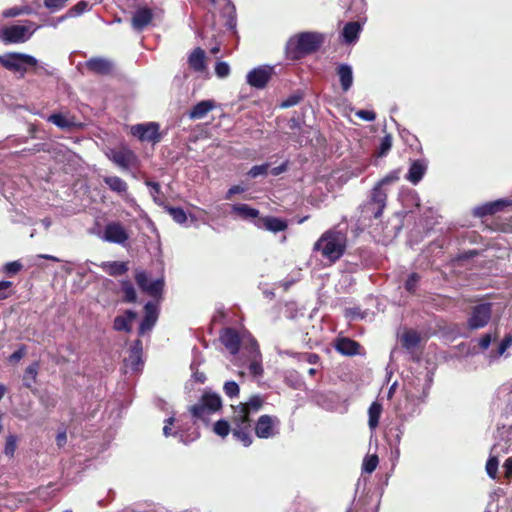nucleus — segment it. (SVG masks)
Wrapping results in <instances>:
<instances>
[{"mask_svg": "<svg viewBox=\"0 0 512 512\" xmlns=\"http://www.w3.org/2000/svg\"><path fill=\"white\" fill-rule=\"evenodd\" d=\"M232 422L235 427L232 429L233 436L241 441L244 446L252 443L251 424L248 418V412L245 406H233Z\"/></svg>", "mask_w": 512, "mask_h": 512, "instance_id": "obj_6", "label": "nucleus"}, {"mask_svg": "<svg viewBox=\"0 0 512 512\" xmlns=\"http://www.w3.org/2000/svg\"><path fill=\"white\" fill-rule=\"evenodd\" d=\"M382 410V404L379 403L378 401H374L370 405L368 409V426L371 431H374L378 427Z\"/></svg>", "mask_w": 512, "mask_h": 512, "instance_id": "obj_31", "label": "nucleus"}, {"mask_svg": "<svg viewBox=\"0 0 512 512\" xmlns=\"http://www.w3.org/2000/svg\"><path fill=\"white\" fill-rule=\"evenodd\" d=\"M273 74V66L262 65L249 71L246 76V81L251 87L263 89L267 86Z\"/></svg>", "mask_w": 512, "mask_h": 512, "instance_id": "obj_10", "label": "nucleus"}, {"mask_svg": "<svg viewBox=\"0 0 512 512\" xmlns=\"http://www.w3.org/2000/svg\"><path fill=\"white\" fill-rule=\"evenodd\" d=\"M188 64L195 72L202 73L206 70L205 51L195 48L188 57Z\"/></svg>", "mask_w": 512, "mask_h": 512, "instance_id": "obj_25", "label": "nucleus"}, {"mask_svg": "<svg viewBox=\"0 0 512 512\" xmlns=\"http://www.w3.org/2000/svg\"><path fill=\"white\" fill-rule=\"evenodd\" d=\"M231 214L243 220H254V222L260 218L259 210L252 208L247 204L233 205L231 208Z\"/></svg>", "mask_w": 512, "mask_h": 512, "instance_id": "obj_24", "label": "nucleus"}, {"mask_svg": "<svg viewBox=\"0 0 512 512\" xmlns=\"http://www.w3.org/2000/svg\"><path fill=\"white\" fill-rule=\"evenodd\" d=\"M356 116L365 121H374L376 119V114L370 110H358L356 112Z\"/></svg>", "mask_w": 512, "mask_h": 512, "instance_id": "obj_59", "label": "nucleus"}, {"mask_svg": "<svg viewBox=\"0 0 512 512\" xmlns=\"http://www.w3.org/2000/svg\"><path fill=\"white\" fill-rule=\"evenodd\" d=\"M285 383L294 389H298L301 387L302 382L298 379L297 375L294 373H289L285 376Z\"/></svg>", "mask_w": 512, "mask_h": 512, "instance_id": "obj_57", "label": "nucleus"}, {"mask_svg": "<svg viewBox=\"0 0 512 512\" xmlns=\"http://www.w3.org/2000/svg\"><path fill=\"white\" fill-rule=\"evenodd\" d=\"M225 8H226V16H227L226 27L230 31V36L235 38L234 47L236 48L238 45V42H239V37H238L237 31H236V16H235L236 9H235V6L229 0H226Z\"/></svg>", "mask_w": 512, "mask_h": 512, "instance_id": "obj_26", "label": "nucleus"}, {"mask_svg": "<svg viewBox=\"0 0 512 512\" xmlns=\"http://www.w3.org/2000/svg\"><path fill=\"white\" fill-rule=\"evenodd\" d=\"M129 236L124 227L117 222L106 225L104 230V240L115 244H124Z\"/></svg>", "mask_w": 512, "mask_h": 512, "instance_id": "obj_18", "label": "nucleus"}, {"mask_svg": "<svg viewBox=\"0 0 512 512\" xmlns=\"http://www.w3.org/2000/svg\"><path fill=\"white\" fill-rule=\"evenodd\" d=\"M10 219L13 223H21L24 225H33L34 220L30 217H28L26 214H24L21 211H13L10 214Z\"/></svg>", "mask_w": 512, "mask_h": 512, "instance_id": "obj_46", "label": "nucleus"}, {"mask_svg": "<svg viewBox=\"0 0 512 512\" xmlns=\"http://www.w3.org/2000/svg\"><path fill=\"white\" fill-rule=\"evenodd\" d=\"M386 201L387 193L382 190L381 186H375L372 190L371 199L367 206L375 219H378L382 216L386 207Z\"/></svg>", "mask_w": 512, "mask_h": 512, "instance_id": "obj_15", "label": "nucleus"}, {"mask_svg": "<svg viewBox=\"0 0 512 512\" xmlns=\"http://www.w3.org/2000/svg\"><path fill=\"white\" fill-rule=\"evenodd\" d=\"M492 316V304L480 303L471 307L467 319V327L470 330H477L485 327Z\"/></svg>", "mask_w": 512, "mask_h": 512, "instance_id": "obj_8", "label": "nucleus"}, {"mask_svg": "<svg viewBox=\"0 0 512 512\" xmlns=\"http://www.w3.org/2000/svg\"><path fill=\"white\" fill-rule=\"evenodd\" d=\"M24 182V179L17 177L14 179L10 176H0V194L12 205L17 201L19 196L18 187Z\"/></svg>", "mask_w": 512, "mask_h": 512, "instance_id": "obj_13", "label": "nucleus"}, {"mask_svg": "<svg viewBox=\"0 0 512 512\" xmlns=\"http://www.w3.org/2000/svg\"><path fill=\"white\" fill-rule=\"evenodd\" d=\"M103 182L109 187V189L118 194L127 192V183L118 176H105Z\"/></svg>", "mask_w": 512, "mask_h": 512, "instance_id": "obj_33", "label": "nucleus"}, {"mask_svg": "<svg viewBox=\"0 0 512 512\" xmlns=\"http://www.w3.org/2000/svg\"><path fill=\"white\" fill-rule=\"evenodd\" d=\"M392 147V137L391 135H385L384 137H382L381 139V142H380V146H379V150L377 152V156L378 157H383L385 156L389 150L391 149Z\"/></svg>", "mask_w": 512, "mask_h": 512, "instance_id": "obj_48", "label": "nucleus"}, {"mask_svg": "<svg viewBox=\"0 0 512 512\" xmlns=\"http://www.w3.org/2000/svg\"><path fill=\"white\" fill-rule=\"evenodd\" d=\"M221 408L220 395L212 391H204L198 403L189 407V412L194 425L209 428L212 424V416Z\"/></svg>", "mask_w": 512, "mask_h": 512, "instance_id": "obj_5", "label": "nucleus"}, {"mask_svg": "<svg viewBox=\"0 0 512 512\" xmlns=\"http://www.w3.org/2000/svg\"><path fill=\"white\" fill-rule=\"evenodd\" d=\"M512 345V335L507 334L500 342L497 348V356H501L505 353V351Z\"/></svg>", "mask_w": 512, "mask_h": 512, "instance_id": "obj_54", "label": "nucleus"}, {"mask_svg": "<svg viewBox=\"0 0 512 512\" xmlns=\"http://www.w3.org/2000/svg\"><path fill=\"white\" fill-rule=\"evenodd\" d=\"M262 404V399L259 396H254L250 399L248 403H240L238 406H245L249 415L250 411H258L261 408Z\"/></svg>", "mask_w": 512, "mask_h": 512, "instance_id": "obj_50", "label": "nucleus"}, {"mask_svg": "<svg viewBox=\"0 0 512 512\" xmlns=\"http://www.w3.org/2000/svg\"><path fill=\"white\" fill-rule=\"evenodd\" d=\"M146 186L150 188V194L153 198V201L164 208V201L160 197L161 194V186L158 182L147 180L145 182Z\"/></svg>", "mask_w": 512, "mask_h": 512, "instance_id": "obj_38", "label": "nucleus"}, {"mask_svg": "<svg viewBox=\"0 0 512 512\" xmlns=\"http://www.w3.org/2000/svg\"><path fill=\"white\" fill-rule=\"evenodd\" d=\"M48 121L61 129H68L72 126V123L61 113L51 114Z\"/></svg>", "mask_w": 512, "mask_h": 512, "instance_id": "obj_42", "label": "nucleus"}, {"mask_svg": "<svg viewBox=\"0 0 512 512\" xmlns=\"http://www.w3.org/2000/svg\"><path fill=\"white\" fill-rule=\"evenodd\" d=\"M39 402L46 410H52L56 407L58 400L54 394L44 391L39 396Z\"/></svg>", "mask_w": 512, "mask_h": 512, "instance_id": "obj_40", "label": "nucleus"}, {"mask_svg": "<svg viewBox=\"0 0 512 512\" xmlns=\"http://www.w3.org/2000/svg\"><path fill=\"white\" fill-rule=\"evenodd\" d=\"M17 442H18V436L15 434H9L6 437L5 447H4V454L9 459H12L15 455V451L17 449Z\"/></svg>", "mask_w": 512, "mask_h": 512, "instance_id": "obj_39", "label": "nucleus"}, {"mask_svg": "<svg viewBox=\"0 0 512 512\" xmlns=\"http://www.w3.org/2000/svg\"><path fill=\"white\" fill-rule=\"evenodd\" d=\"M346 249L347 236L336 229L325 231L313 246V250L320 252L322 258L330 264L336 263L345 254Z\"/></svg>", "mask_w": 512, "mask_h": 512, "instance_id": "obj_4", "label": "nucleus"}, {"mask_svg": "<svg viewBox=\"0 0 512 512\" xmlns=\"http://www.w3.org/2000/svg\"><path fill=\"white\" fill-rule=\"evenodd\" d=\"M124 365L131 372H139L144 366L143 344L140 339L132 342L129 348V355L124 359Z\"/></svg>", "mask_w": 512, "mask_h": 512, "instance_id": "obj_12", "label": "nucleus"}, {"mask_svg": "<svg viewBox=\"0 0 512 512\" xmlns=\"http://www.w3.org/2000/svg\"><path fill=\"white\" fill-rule=\"evenodd\" d=\"M102 267L110 276H121L128 271V265L126 262L121 261H109L104 262Z\"/></svg>", "mask_w": 512, "mask_h": 512, "instance_id": "obj_34", "label": "nucleus"}, {"mask_svg": "<svg viewBox=\"0 0 512 512\" xmlns=\"http://www.w3.org/2000/svg\"><path fill=\"white\" fill-rule=\"evenodd\" d=\"M23 268V264L16 260V261H11V262H7L4 266H3V271L9 275V276H12V275H16L18 272H20Z\"/></svg>", "mask_w": 512, "mask_h": 512, "instance_id": "obj_49", "label": "nucleus"}, {"mask_svg": "<svg viewBox=\"0 0 512 512\" xmlns=\"http://www.w3.org/2000/svg\"><path fill=\"white\" fill-rule=\"evenodd\" d=\"M212 431L218 436L224 438V418H220L213 423Z\"/></svg>", "mask_w": 512, "mask_h": 512, "instance_id": "obj_60", "label": "nucleus"}, {"mask_svg": "<svg viewBox=\"0 0 512 512\" xmlns=\"http://www.w3.org/2000/svg\"><path fill=\"white\" fill-rule=\"evenodd\" d=\"M269 164H261V165H255L251 167V169L248 171V175L251 178H256L258 176H263L268 173Z\"/></svg>", "mask_w": 512, "mask_h": 512, "instance_id": "obj_51", "label": "nucleus"}, {"mask_svg": "<svg viewBox=\"0 0 512 512\" xmlns=\"http://www.w3.org/2000/svg\"><path fill=\"white\" fill-rule=\"evenodd\" d=\"M190 367L193 371L191 380H193L195 384H203L206 380L205 374L196 370V364L194 361L191 363Z\"/></svg>", "mask_w": 512, "mask_h": 512, "instance_id": "obj_56", "label": "nucleus"}, {"mask_svg": "<svg viewBox=\"0 0 512 512\" xmlns=\"http://www.w3.org/2000/svg\"><path fill=\"white\" fill-rule=\"evenodd\" d=\"M153 11L147 6H138L132 14L131 26L137 31H143L153 19Z\"/></svg>", "mask_w": 512, "mask_h": 512, "instance_id": "obj_17", "label": "nucleus"}, {"mask_svg": "<svg viewBox=\"0 0 512 512\" xmlns=\"http://www.w3.org/2000/svg\"><path fill=\"white\" fill-rule=\"evenodd\" d=\"M39 367V362L34 361L25 369L23 374V385L26 388H32L33 384L36 382Z\"/></svg>", "mask_w": 512, "mask_h": 512, "instance_id": "obj_35", "label": "nucleus"}, {"mask_svg": "<svg viewBox=\"0 0 512 512\" xmlns=\"http://www.w3.org/2000/svg\"><path fill=\"white\" fill-rule=\"evenodd\" d=\"M360 31L361 26L358 22H348L347 24H345L342 31L344 41L348 44L355 42L359 37Z\"/></svg>", "mask_w": 512, "mask_h": 512, "instance_id": "obj_32", "label": "nucleus"}, {"mask_svg": "<svg viewBox=\"0 0 512 512\" xmlns=\"http://www.w3.org/2000/svg\"><path fill=\"white\" fill-rule=\"evenodd\" d=\"M91 9V5L88 1L81 0L67 11L68 17H77L83 14L85 11Z\"/></svg>", "mask_w": 512, "mask_h": 512, "instance_id": "obj_41", "label": "nucleus"}, {"mask_svg": "<svg viewBox=\"0 0 512 512\" xmlns=\"http://www.w3.org/2000/svg\"><path fill=\"white\" fill-rule=\"evenodd\" d=\"M26 352H27V347L25 345H21L17 350H15L9 356V362H11V363L19 362L25 356Z\"/></svg>", "mask_w": 512, "mask_h": 512, "instance_id": "obj_55", "label": "nucleus"}, {"mask_svg": "<svg viewBox=\"0 0 512 512\" xmlns=\"http://www.w3.org/2000/svg\"><path fill=\"white\" fill-rule=\"evenodd\" d=\"M121 290L123 292L122 301L125 303H135L137 301V293L133 284L129 280L121 281Z\"/></svg>", "mask_w": 512, "mask_h": 512, "instance_id": "obj_37", "label": "nucleus"}, {"mask_svg": "<svg viewBox=\"0 0 512 512\" xmlns=\"http://www.w3.org/2000/svg\"><path fill=\"white\" fill-rule=\"evenodd\" d=\"M213 108H214V101L202 100L192 107V109L189 112V118L193 119V120L202 119Z\"/></svg>", "mask_w": 512, "mask_h": 512, "instance_id": "obj_28", "label": "nucleus"}, {"mask_svg": "<svg viewBox=\"0 0 512 512\" xmlns=\"http://www.w3.org/2000/svg\"><path fill=\"white\" fill-rule=\"evenodd\" d=\"M130 133L140 142H149L152 144L159 143L163 138L160 132V124L154 121L132 125Z\"/></svg>", "mask_w": 512, "mask_h": 512, "instance_id": "obj_7", "label": "nucleus"}, {"mask_svg": "<svg viewBox=\"0 0 512 512\" xmlns=\"http://www.w3.org/2000/svg\"><path fill=\"white\" fill-rule=\"evenodd\" d=\"M337 75L339 76L342 90L344 92L348 91L353 84L352 68L347 64H340L337 67Z\"/></svg>", "mask_w": 512, "mask_h": 512, "instance_id": "obj_29", "label": "nucleus"}, {"mask_svg": "<svg viewBox=\"0 0 512 512\" xmlns=\"http://www.w3.org/2000/svg\"><path fill=\"white\" fill-rule=\"evenodd\" d=\"M378 463L379 458L376 454L367 455L363 460L362 471L370 474L375 471Z\"/></svg>", "mask_w": 512, "mask_h": 512, "instance_id": "obj_43", "label": "nucleus"}, {"mask_svg": "<svg viewBox=\"0 0 512 512\" xmlns=\"http://www.w3.org/2000/svg\"><path fill=\"white\" fill-rule=\"evenodd\" d=\"M239 386L234 381H226V395L233 397L238 395Z\"/></svg>", "mask_w": 512, "mask_h": 512, "instance_id": "obj_61", "label": "nucleus"}, {"mask_svg": "<svg viewBox=\"0 0 512 512\" xmlns=\"http://www.w3.org/2000/svg\"><path fill=\"white\" fill-rule=\"evenodd\" d=\"M33 32L24 25H12L3 29V39L8 43H23L27 41Z\"/></svg>", "mask_w": 512, "mask_h": 512, "instance_id": "obj_16", "label": "nucleus"}, {"mask_svg": "<svg viewBox=\"0 0 512 512\" xmlns=\"http://www.w3.org/2000/svg\"><path fill=\"white\" fill-rule=\"evenodd\" d=\"M226 350L231 355L230 362L238 367L247 366L254 378L264 374L262 353L256 338L248 329L226 327Z\"/></svg>", "mask_w": 512, "mask_h": 512, "instance_id": "obj_1", "label": "nucleus"}, {"mask_svg": "<svg viewBox=\"0 0 512 512\" xmlns=\"http://www.w3.org/2000/svg\"><path fill=\"white\" fill-rule=\"evenodd\" d=\"M398 180H399V171L398 170H394V171L390 172L388 175H386L378 183V185L382 187L383 185L391 184V183L396 182Z\"/></svg>", "mask_w": 512, "mask_h": 512, "instance_id": "obj_58", "label": "nucleus"}, {"mask_svg": "<svg viewBox=\"0 0 512 512\" xmlns=\"http://www.w3.org/2000/svg\"><path fill=\"white\" fill-rule=\"evenodd\" d=\"M498 465L499 461L496 456H490L486 462V472L494 480L498 478Z\"/></svg>", "mask_w": 512, "mask_h": 512, "instance_id": "obj_44", "label": "nucleus"}, {"mask_svg": "<svg viewBox=\"0 0 512 512\" xmlns=\"http://www.w3.org/2000/svg\"><path fill=\"white\" fill-rule=\"evenodd\" d=\"M164 210L169 213L172 219L179 225L189 226L188 217L185 210L181 207L164 205Z\"/></svg>", "mask_w": 512, "mask_h": 512, "instance_id": "obj_36", "label": "nucleus"}, {"mask_svg": "<svg viewBox=\"0 0 512 512\" xmlns=\"http://www.w3.org/2000/svg\"><path fill=\"white\" fill-rule=\"evenodd\" d=\"M324 43V36L318 32H301L289 38L285 46L288 60H300L318 51Z\"/></svg>", "mask_w": 512, "mask_h": 512, "instance_id": "obj_3", "label": "nucleus"}, {"mask_svg": "<svg viewBox=\"0 0 512 512\" xmlns=\"http://www.w3.org/2000/svg\"><path fill=\"white\" fill-rule=\"evenodd\" d=\"M360 344L350 338H340L336 343V350L345 356H354L359 354Z\"/></svg>", "mask_w": 512, "mask_h": 512, "instance_id": "obj_23", "label": "nucleus"}, {"mask_svg": "<svg viewBox=\"0 0 512 512\" xmlns=\"http://www.w3.org/2000/svg\"><path fill=\"white\" fill-rule=\"evenodd\" d=\"M0 65L18 75V78H24L28 72H33L38 76L53 75L48 64L40 63L36 57L21 52H8L0 55Z\"/></svg>", "mask_w": 512, "mask_h": 512, "instance_id": "obj_2", "label": "nucleus"}, {"mask_svg": "<svg viewBox=\"0 0 512 512\" xmlns=\"http://www.w3.org/2000/svg\"><path fill=\"white\" fill-rule=\"evenodd\" d=\"M255 225L274 233L285 231L288 227L285 220L273 216L260 217L255 221Z\"/></svg>", "mask_w": 512, "mask_h": 512, "instance_id": "obj_20", "label": "nucleus"}, {"mask_svg": "<svg viewBox=\"0 0 512 512\" xmlns=\"http://www.w3.org/2000/svg\"><path fill=\"white\" fill-rule=\"evenodd\" d=\"M426 170L427 165L424 162V160H414L410 165V168L406 175V179L412 184L416 185L422 180L423 176L426 173Z\"/></svg>", "mask_w": 512, "mask_h": 512, "instance_id": "obj_22", "label": "nucleus"}, {"mask_svg": "<svg viewBox=\"0 0 512 512\" xmlns=\"http://www.w3.org/2000/svg\"><path fill=\"white\" fill-rule=\"evenodd\" d=\"M68 0H44V6L52 12L62 9Z\"/></svg>", "mask_w": 512, "mask_h": 512, "instance_id": "obj_53", "label": "nucleus"}, {"mask_svg": "<svg viewBox=\"0 0 512 512\" xmlns=\"http://www.w3.org/2000/svg\"><path fill=\"white\" fill-rule=\"evenodd\" d=\"M400 341L404 349L411 351L419 345L421 336L416 330L409 329L402 334Z\"/></svg>", "mask_w": 512, "mask_h": 512, "instance_id": "obj_30", "label": "nucleus"}, {"mask_svg": "<svg viewBox=\"0 0 512 512\" xmlns=\"http://www.w3.org/2000/svg\"><path fill=\"white\" fill-rule=\"evenodd\" d=\"M301 100V97L298 95H291L286 100H284L281 104V107L283 108H289L292 106H295L299 103Z\"/></svg>", "mask_w": 512, "mask_h": 512, "instance_id": "obj_63", "label": "nucleus"}, {"mask_svg": "<svg viewBox=\"0 0 512 512\" xmlns=\"http://www.w3.org/2000/svg\"><path fill=\"white\" fill-rule=\"evenodd\" d=\"M159 306L158 304L148 301L144 305V317L139 324L138 334L143 336L146 332L151 331L156 325L159 317Z\"/></svg>", "mask_w": 512, "mask_h": 512, "instance_id": "obj_14", "label": "nucleus"}, {"mask_svg": "<svg viewBox=\"0 0 512 512\" xmlns=\"http://www.w3.org/2000/svg\"><path fill=\"white\" fill-rule=\"evenodd\" d=\"M137 318V313L132 309L125 310L123 315H118L113 320V329L117 332L130 333L132 321Z\"/></svg>", "mask_w": 512, "mask_h": 512, "instance_id": "obj_21", "label": "nucleus"}, {"mask_svg": "<svg viewBox=\"0 0 512 512\" xmlns=\"http://www.w3.org/2000/svg\"><path fill=\"white\" fill-rule=\"evenodd\" d=\"M420 275L416 272L411 273L405 281L404 287L410 294H415L418 282L420 281Z\"/></svg>", "mask_w": 512, "mask_h": 512, "instance_id": "obj_45", "label": "nucleus"}, {"mask_svg": "<svg viewBox=\"0 0 512 512\" xmlns=\"http://www.w3.org/2000/svg\"><path fill=\"white\" fill-rule=\"evenodd\" d=\"M280 420L277 416L261 415L255 425V434L259 438L268 439L278 433Z\"/></svg>", "mask_w": 512, "mask_h": 512, "instance_id": "obj_11", "label": "nucleus"}, {"mask_svg": "<svg viewBox=\"0 0 512 512\" xmlns=\"http://www.w3.org/2000/svg\"><path fill=\"white\" fill-rule=\"evenodd\" d=\"M30 13H32V9L28 6L12 7V8L6 9L3 12V16L5 18H10V17H16L21 14H30Z\"/></svg>", "mask_w": 512, "mask_h": 512, "instance_id": "obj_47", "label": "nucleus"}, {"mask_svg": "<svg viewBox=\"0 0 512 512\" xmlns=\"http://www.w3.org/2000/svg\"><path fill=\"white\" fill-rule=\"evenodd\" d=\"M86 68L98 75H108L114 69V63L112 60L105 57H92L85 63Z\"/></svg>", "mask_w": 512, "mask_h": 512, "instance_id": "obj_19", "label": "nucleus"}, {"mask_svg": "<svg viewBox=\"0 0 512 512\" xmlns=\"http://www.w3.org/2000/svg\"><path fill=\"white\" fill-rule=\"evenodd\" d=\"M109 158L116 165L122 168H128L131 163V160L134 158V153L129 149L111 150Z\"/></svg>", "mask_w": 512, "mask_h": 512, "instance_id": "obj_27", "label": "nucleus"}, {"mask_svg": "<svg viewBox=\"0 0 512 512\" xmlns=\"http://www.w3.org/2000/svg\"><path fill=\"white\" fill-rule=\"evenodd\" d=\"M494 214H496V213H495V210L491 203H486L482 206H479L475 210V215H477L479 217H485V216L494 215Z\"/></svg>", "mask_w": 512, "mask_h": 512, "instance_id": "obj_52", "label": "nucleus"}, {"mask_svg": "<svg viewBox=\"0 0 512 512\" xmlns=\"http://www.w3.org/2000/svg\"><path fill=\"white\" fill-rule=\"evenodd\" d=\"M495 210V213L500 212L504 210V208L508 207L512 204L511 201L500 199L493 202H490Z\"/></svg>", "mask_w": 512, "mask_h": 512, "instance_id": "obj_62", "label": "nucleus"}, {"mask_svg": "<svg viewBox=\"0 0 512 512\" xmlns=\"http://www.w3.org/2000/svg\"><path fill=\"white\" fill-rule=\"evenodd\" d=\"M135 281L139 288L154 298H161L165 281L163 277L150 280L146 271L140 270L135 273Z\"/></svg>", "mask_w": 512, "mask_h": 512, "instance_id": "obj_9", "label": "nucleus"}, {"mask_svg": "<svg viewBox=\"0 0 512 512\" xmlns=\"http://www.w3.org/2000/svg\"><path fill=\"white\" fill-rule=\"evenodd\" d=\"M503 468L505 478L510 479L512 477V457L505 460Z\"/></svg>", "mask_w": 512, "mask_h": 512, "instance_id": "obj_64", "label": "nucleus"}]
</instances>
